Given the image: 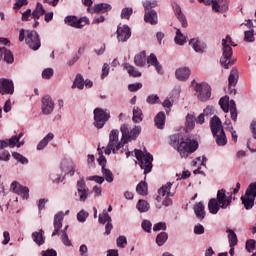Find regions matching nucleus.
Instances as JSON below:
<instances>
[{
	"instance_id": "864d4df0",
	"label": "nucleus",
	"mask_w": 256,
	"mask_h": 256,
	"mask_svg": "<svg viewBox=\"0 0 256 256\" xmlns=\"http://www.w3.org/2000/svg\"><path fill=\"white\" fill-rule=\"evenodd\" d=\"M116 244L120 249H125V247H127V237L119 236L116 240Z\"/></svg>"
},
{
	"instance_id": "f257e3e1",
	"label": "nucleus",
	"mask_w": 256,
	"mask_h": 256,
	"mask_svg": "<svg viewBox=\"0 0 256 256\" xmlns=\"http://www.w3.org/2000/svg\"><path fill=\"white\" fill-rule=\"evenodd\" d=\"M170 145L177 149L182 159H187L191 153H195L199 149V142L191 138H183L181 134H173L170 136Z\"/></svg>"
},
{
	"instance_id": "49530a36",
	"label": "nucleus",
	"mask_w": 256,
	"mask_h": 256,
	"mask_svg": "<svg viewBox=\"0 0 256 256\" xmlns=\"http://www.w3.org/2000/svg\"><path fill=\"white\" fill-rule=\"evenodd\" d=\"M136 207L140 213H147V211H149L150 206L147 201L139 200Z\"/></svg>"
},
{
	"instance_id": "393cba45",
	"label": "nucleus",
	"mask_w": 256,
	"mask_h": 256,
	"mask_svg": "<svg viewBox=\"0 0 256 256\" xmlns=\"http://www.w3.org/2000/svg\"><path fill=\"white\" fill-rule=\"evenodd\" d=\"M148 65H152V67H155L157 73L161 74L163 67L159 63V60H157V56L155 54H150L147 58Z\"/></svg>"
},
{
	"instance_id": "c756f323",
	"label": "nucleus",
	"mask_w": 256,
	"mask_h": 256,
	"mask_svg": "<svg viewBox=\"0 0 256 256\" xmlns=\"http://www.w3.org/2000/svg\"><path fill=\"white\" fill-rule=\"evenodd\" d=\"M208 209L212 215H217V213H219V209H221V206L215 198H212L208 202Z\"/></svg>"
},
{
	"instance_id": "e2e57ef3",
	"label": "nucleus",
	"mask_w": 256,
	"mask_h": 256,
	"mask_svg": "<svg viewBox=\"0 0 256 256\" xmlns=\"http://www.w3.org/2000/svg\"><path fill=\"white\" fill-rule=\"evenodd\" d=\"M61 175L65 174H63V172H61V174H57V172H52L50 174V179L51 181H53V183H61Z\"/></svg>"
},
{
	"instance_id": "412c9836",
	"label": "nucleus",
	"mask_w": 256,
	"mask_h": 256,
	"mask_svg": "<svg viewBox=\"0 0 256 256\" xmlns=\"http://www.w3.org/2000/svg\"><path fill=\"white\" fill-rule=\"evenodd\" d=\"M131 37V28L127 25H119L117 29V39L121 43H125V41L129 40Z\"/></svg>"
},
{
	"instance_id": "1a4fd4ad",
	"label": "nucleus",
	"mask_w": 256,
	"mask_h": 256,
	"mask_svg": "<svg viewBox=\"0 0 256 256\" xmlns=\"http://www.w3.org/2000/svg\"><path fill=\"white\" fill-rule=\"evenodd\" d=\"M219 105L224 113H229L230 111L232 121H237L238 112L235 100L229 101V96H224L219 100Z\"/></svg>"
},
{
	"instance_id": "20e7f679",
	"label": "nucleus",
	"mask_w": 256,
	"mask_h": 256,
	"mask_svg": "<svg viewBox=\"0 0 256 256\" xmlns=\"http://www.w3.org/2000/svg\"><path fill=\"white\" fill-rule=\"evenodd\" d=\"M19 41L20 43L25 41L26 45H28L29 49H32V51H39L41 48V38L39 37V33H37V31L27 30L25 38V29L22 28L19 31Z\"/></svg>"
},
{
	"instance_id": "4d7b16f0",
	"label": "nucleus",
	"mask_w": 256,
	"mask_h": 256,
	"mask_svg": "<svg viewBox=\"0 0 256 256\" xmlns=\"http://www.w3.org/2000/svg\"><path fill=\"white\" fill-rule=\"evenodd\" d=\"M146 102L149 105H156L159 103V96L157 94H151L147 97Z\"/></svg>"
},
{
	"instance_id": "39448f33",
	"label": "nucleus",
	"mask_w": 256,
	"mask_h": 256,
	"mask_svg": "<svg viewBox=\"0 0 256 256\" xmlns=\"http://www.w3.org/2000/svg\"><path fill=\"white\" fill-rule=\"evenodd\" d=\"M125 142H123V137H121V140H119V130H112L109 134V143L107 147L100 148L102 151L104 149L105 155H111L112 153H117L119 149L122 147H125Z\"/></svg>"
},
{
	"instance_id": "c03bdc74",
	"label": "nucleus",
	"mask_w": 256,
	"mask_h": 256,
	"mask_svg": "<svg viewBox=\"0 0 256 256\" xmlns=\"http://www.w3.org/2000/svg\"><path fill=\"white\" fill-rule=\"evenodd\" d=\"M132 119L134 123H141L143 121V111L139 107L133 109Z\"/></svg>"
},
{
	"instance_id": "f3484780",
	"label": "nucleus",
	"mask_w": 256,
	"mask_h": 256,
	"mask_svg": "<svg viewBox=\"0 0 256 256\" xmlns=\"http://www.w3.org/2000/svg\"><path fill=\"white\" fill-rule=\"evenodd\" d=\"M15 92V85L12 80L7 78L0 79V95H13Z\"/></svg>"
},
{
	"instance_id": "de8ad7c7",
	"label": "nucleus",
	"mask_w": 256,
	"mask_h": 256,
	"mask_svg": "<svg viewBox=\"0 0 256 256\" xmlns=\"http://www.w3.org/2000/svg\"><path fill=\"white\" fill-rule=\"evenodd\" d=\"M244 41H246L247 43H253V41H255V30L254 29L247 30L244 32Z\"/></svg>"
},
{
	"instance_id": "6e6d98bb",
	"label": "nucleus",
	"mask_w": 256,
	"mask_h": 256,
	"mask_svg": "<svg viewBox=\"0 0 256 256\" xmlns=\"http://www.w3.org/2000/svg\"><path fill=\"white\" fill-rule=\"evenodd\" d=\"M62 243L63 245H65L66 247H71L73 244L71 243V240L69 239V235H67V232H65V230H62Z\"/></svg>"
},
{
	"instance_id": "58836bf2",
	"label": "nucleus",
	"mask_w": 256,
	"mask_h": 256,
	"mask_svg": "<svg viewBox=\"0 0 256 256\" xmlns=\"http://www.w3.org/2000/svg\"><path fill=\"white\" fill-rule=\"evenodd\" d=\"M228 242H229V247H236L237 243H239V240L237 239V234L235 231L228 229Z\"/></svg>"
},
{
	"instance_id": "a19ab883",
	"label": "nucleus",
	"mask_w": 256,
	"mask_h": 256,
	"mask_svg": "<svg viewBox=\"0 0 256 256\" xmlns=\"http://www.w3.org/2000/svg\"><path fill=\"white\" fill-rule=\"evenodd\" d=\"M176 45H185L187 43V37L183 35L181 29H176V36L174 38Z\"/></svg>"
},
{
	"instance_id": "a211bd4d",
	"label": "nucleus",
	"mask_w": 256,
	"mask_h": 256,
	"mask_svg": "<svg viewBox=\"0 0 256 256\" xmlns=\"http://www.w3.org/2000/svg\"><path fill=\"white\" fill-rule=\"evenodd\" d=\"M60 171H62V175H69L73 177L75 175V171H77V166L71 160H63L60 163Z\"/></svg>"
},
{
	"instance_id": "4468645a",
	"label": "nucleus",
	"mask_w": 256,
	"mask_h": 256,
	"mask_svg": "<svg viewBox=\"0 0 256 256\" xmlns=\"http://www.w3.org/2000/svg\"><path fill=\"white\" fill-rule=\"evenodd\" d=\"M77 193L79 201H81V203H85L87 199H89V195H91V190H89V187H87L85 179H81L77 182Z\"/></svg>"
},
{
	"instance_id": "bb28decb",
	"label": "nucleus",
	"mask_w": 256,
	"mask_h": 256,
	"mask_svg": "<svg viewBox=\"0 0 256 256\" xmlns=\"http://www.w3.org/2000/svg\"><path fill=\"white\" fill-rule=\"evenodd\" d=\"M165 120V112H159L154 118L155 127L157 129H165Z\"/></svg>"
},
{
	"instance_id": "7ed1b4c3",
	"label": "nucleus",
	"mask_w": 256,
	"mask_h": 256,
	"mask_svg": "<svg viewBox=\"0 0 256 256\" xmlns=\"http://www.w3.org/2000/svg\"><path fill=\"white\" fill-rule=\"evenodd\" d=\"M210 129L213 137L216 139V145L219 147H225V145H227V135H225V130H223V124L219 117L214 116L211 119Z\"/></svg>"
},
{
	"instance_id": "c85d7f7f",
	"label": "nucleus",
	"mask_w": 256,
	"mask_h": 256,
	"mask_svg": "<svg viewBox=\"0 0 256 256\" xmlns=\"http://www.w3.org/2000/svg\"><path fill=\"white\" fill-rule=\"evenodd\" d=\"M134 63L137 67H145L147 63V54L145 51L140 52L134 57Z\"/></svg>"
},
{
	"instance_id": "2eb2a0df",
	"label": "nucleus",
	"mask_w": 256,
	"mask_h": 256,
	"mask_svg": "<svg viewBox=\"0 0 256 256\" xmlns=\"http://www.w3.org/2000/svg\"><path fill=\"white\" fill-rule=\"evenodd\" d=\"M216 200L218 201L221 209H227L233 201V194L227 196V191H225V189L218 190Z\"/></svg>"
},
{
	"instance_id": "0e129e2a",
	"label": "nucleus",
	"mask_w": 256,
	"mask_h": 256,
	"mask_svg": "<svg viewBox=\"0 0 256 256\" xmlns=\"http://www.w3.org/2000/svg\"><path fill=\"white\" fill-rule=\"evenodd\" d=\"M55 72L53 71L52 68H46L43 70L42 72V78L43 79H51L52 75L54 74Z\"/></svg>"
},
{
	"instance_id": "6ab92c4d",
	"label": "nucleus",
	"mask_w": 256,
	"mask_h": 256,
	"mask_svg": "<svg viewBox=\"0 0 256 256\" xmlns=\"http://www.w3.org/2000/svg\"><path fill=\"white\" fill-rule=\"evenodd\" d=\"M55 109V102L51 96L46 95L42 98V113L44 115H51Z\"/></svg>"
},
{
	"instance_id": "338daca9",
	"label": "nucleus",
	"mask_w": 256,
	"mask_h": 256,
	"mask_svg": "<svg viewBox=\"0 0 256 256\" xmlns=\"http://www.w3.org/2000/svg\"><path fill=\"white\" fill-rule=\"evenodd\" d=\"M256 241L253 239L247 240L246 242V250L251 253L253 250H255Z\"/></svg>"
},
{
	"instance_id": "774afa93",
	"label": "nucleus",
	"mask_w": 256,
	"mask_h": 256,
	"mask_svg": "<svg viewBox=\"0 0 256 256\" xmlns=\"http://www.w3.org/2000/svg\"><path fill=\"white\" fill-rule=\"evenodd\" d=\"M30 19H33V13L31 12V9H27L22 13V21H29Z\"/></svg>"
},
{
	"instance_id": "c9c22d12",
	"label": "nucleus",
	"mask_w": 256,
	"mask_h": 256,
	"mask_svg": "<svg viewBox=\"0 0 256 256\" xmlns=\"http://www.w3.org/2000/svg\"><path fill=\"white\" fill-rule=\"evenodd\" d=\"M237 79H239V72L237 71V68H233L230 72L229 78H228V83H229V88L235 87L237 85Z\"/></svg>"
},
{
	"instance_id": "e433bc0d",
	"label": "nucleus",
	"mask_w": 256,
	"mask_h": 256,
	"mask_svg": "<svg viewBox=\"0 0 256 256\" xmlns=\"http://www.w3.org/2000/svg\"><path fill=\"white\" fill-rule=\"evenodd\" d=\"M195 114H188L186 116L185 131L189 132L195 129Z\"/></svg>"
},
{
	"instance_id": "0eeeda50",
	"label": "nucleus",
	"mask_w": 256,
	"mask_h": 256,
	"mask_svg": "<svg viewBox=\"0 0 256 256\" xmlns=\"http://www.w3.org/2000/svg\"><path fill=\"white\" fill-rule=\"evenodd\" d=\"M120 132L122 134L123 143H130L135 141L139 135H141V126H134L130 128L129 125L123 124L120 127Z\"/></svg>"
},
{
	"instance_id": "ddd939ff",
	"label": "nucleus",
	"mask_w": 256,
	"mask_h": 256,
	"mask_svg": "<svg viewBox=\"0 0 256 256\" xmlns=\"http://www.w3.org/2000/svg\"><path fill=\"white\" fill-rule=\"evenodd\" d=\"M171 187H173V183L167 182L158 190V193L161 197H165V195H167L166 199L162 202V205H164V207H169L173 205V200L169 198L173 197V193H171Z\"/></svg>"
},
{
	"instance_id": "8fccbe9b",
	"label": "nucleus",
	"mask_w": 256,
	"mask_h": 256,
	"mask_svg": "<svg viewBox=\"0 0 256 256\" xmlns=\"http://www.w3.org/2000/svg\"><path fill=\"white\" fill-rule=\"evenodd\" d=\"M136 193H138V195H147V183L146 182H140L137 186H136Z\"/></svg>"
},
{
	"instance_id": "b1692460",
	"label": "nucleus",
	"mask_w": 256,
	"mask_h": 256,
	"mask_svg": "<svg viewBox=\"0 0 256 256\" xmlns=\"http://www.w3.org/2000/svg\"><path fill=\"white\" fill-rule=\"evenodd\" d=\"M194 213L199 221H203V219H205V205L203 202H198L194 205Z\"/></svg>"
},
{
	"instance_id": "5701e85b",
	"label": "nucleus",
	"mask_w": 256,
	"mask_h": 256,
	"mask_svg": "<svg viewBox=\"0 0 256 256\" xmlns=\"http://www.w3.org/2000/svg\"><path fill=\"white\" fill-rule=\"evenodd\" d=\"M63 212H59L54 216V231L52 232V237H55V235H59V231L61 230V227H63Z\"/></svg>"
},
{
	"instance_id": "9b49d317",
	"label": "nucleus",
	"mask_w": 256,
	"mask_h": 256,
	"mask_svg": "<svg viewBox=\"0 0 256 256\" xmlns=\"http://www.w3.org/2000/svg\"><path fill=\"white\" fill-rule=\"evenodd\" d=\"M196 97L199 101L205 103L211 99V86L207 83H198L195 85Z\"/></svg>"
},
{
	"instance_id": "7c9ffc66",
	"label": "nucleus",
	"mask_w": 256,
	"mask_h": 256,
	"mask_svg": "<svg viewBox=\"0 0 256 256\" xmlns=\"http://www.w3.org/2000/svg\"><path fill=\"white\" fill-rule=\"evenodd\" d=\"M241 201L245 207V209H253V206L255 205V197L248 196L246 193L244 196L241 197Z\"/></svg>"
},
{
	"instance_id": "473e14b6",
	"label": "nucleus",
	"mask_w": 256,
	"mask_h": 256,
	"mask_svg": "<svg viewBox=\"0 0 256 256\" xmlns=\"http://www.w3.org/2000/svg\"><path fill=\"white\" fill-rule=\"evenodd\" d=\"M19 143V138L11 137L10 139L0 140V150L6 147H15Z\"/></svg>"
},
{
	"instance_id": "423d86ee",
	"label": "nucleus",
	"mask_w": 256,
	"mask_h": 256,
	"mask_svg": "<svg viewBox=\"0 0 256 256\" xmlns=\"http://www.w3.org/2000/svg\"><path fill=\"white\" fill-rule=\"evenodd\" d=\"M134 153L137 161L140 163L141 169H144V175L151 173L153 169V155L149 152L143 153V151L137 149L134 150Z\"/></svg>"
},
{
	"instance_id": "f704fd0d",
	"label": "nucleus",
	"mask_w": 256,
	"mask_h": 256,
	"mask_svg": "<svg viewBox=\"0 0 256 256\" xmlns=\"http://www.w3.org/2000/svg\"><path fill=\"white\" fill-rule=\"evenodd\" d=\"M174 13L177 17V19L180 21L182 27L185 29L187 28V18H185V15L183 14V12L181 11V7L176 6L174 8Z\"/></svg>"
},
{
	"instance_id": "cd10ccee",
	"label": "nucleus",
	"mask_w": 256,
	"mask_h": 256,
	"mask_svg": "<svg viewBox=\"0 0 256 256\" xmlns=\"http://www.w3.org/2000/svg\"><path fill=\"white\" fill-rule=\"evenodd\" d=\"M55 135L53 133H48L37 145V151H43L49 145L50 141H53Z\"/></svg>"
},
{
	"instance_id": "f8f14e48",
	"label": "nucleus",
	"mask_w": 256,
	"mask_h": 256,
	"mask_svg": "<svg viewBox=\"0 0 256 256\" xmlns=\"http://www.w3.org/2000/svg\"><path fill=\"white\" fill-rule=\"evenodd\" d=\"M98 163L102 167V175L107 181V183H113L114 177H113V172L111 170L105 168V165L107 164V159H105V156H103V151L101 149V146H98Z\"/></svg>"
},
{
	"instance_id": "2f4dec72",
	"label": "nucleus",
	"mask_w": 256,
	"mask_h": 256,
	"mask_svg": "<svg viewBox=\"0 0 256 256\" xmlns=\"http://www.w3.org/2000/svg\"><path fill=\"white\" fill-rule=\"evenodd\" d=\"M189 44L196 51V53H205L206 46L201 44V42L195 38L191 39Z\"/></svg>"
},
{
	"instance_id": "dca6fc26",
	"label": "nucleus",
	"mask_w": 256,
	"mask_h": 256,
	"mask_svg": "<svg viewBox=\"0 0 256 256\" xmlns=\"http://www.w3.org/2000/svg\"><path fill=\"white\" fill-rule=\"evenodd\" d=\"M64 21L66 25H70V27H75L76 29H81L85 25H89V18L87 17L77 19L75 16H67Z\"/></svg>"
},
{
	"instance_id": "680f3d73",
	"label": "nucleus",
	"mask_w": 256,
	"mask_h": 256,
	"mask_svg": "<svg viewBox=\"0 0 256 256\" xmlns=\"http://www.w3.org/2000/svg\"><path fill=\"white\" fill-rule=\"evenodd\" d=\"M143 87V84L141 82L133 83L128 85V90L131 91V93H135V91H139Z\"/></svg>"
},
{
	"instance_id": "09e8293b",
	"label": "nucleus",
	"mask_w": 256,
	"mask_h": 256,
	"mask_svg": "<svg viewBox=\"0 0 256 256\" xmlns=\"http://www.w3.org/2000/svg\"><path fill=\"white\" fill-rule=\"evenodd\" d=\"M98 221L102 225H105V223L111 222V216L109 215V213H107V210H103L102 214L99 215Z\"/></svg>"
},
{
	"instance_id": "9d476101",
	"label": "nucleus",
	"mask_w": 256,
	"mask_h": 256,
	"mask_svg": "<svg viewBox=\"0 0 256 256\" xmlns=\"http://www.w3.org/2000/svg\"><path fill=\"white\" fill-rule=\"evenodd\" d=\"M111 119V113L109 110H104L102 108H96L94 110V127L96 129H103L105 123Z\"/></svg>"
},
{
	"instance_id": "bf43d9fd",
	"label": "nucleus",
	"mask_w": 256,
	"mask_h": 256,
	"mask_svg": "<svg viewBox=\"0 0 256 256\" xmlns=\"http://www.w3.org/2000/svg\"><path fill=\"white\" fill-rule=\"evenodd\" d=\"M141 227L146 233H151V227H153V224L149 220H143Z\"/></svg>"
},
{
	"instance_id": "5fc2aeb1",
	"label": "nucleus",
	"mask_w": 256,
	"mask_h": 256,
	"mask_svg": "<svg viewBox=\"0 0 256 256\" xmlns=\"http://www.w3.org/2000/svg\"><path fill=\"white\" fill-rule=\"evenodd\" d=\"M133 15V8L126 7L121 12V18L122 19H129Z\"/></svg>"
},
{
	"instance_id": "a18cd8bd",
	"label": "nucleus",
	"mask_w": 256,
	"mask_h": 256,
	"mask_svg": "<svg viewBox=\"0 0 256 256\" xmlns=\"http://www.w3.org/2000/svg\"><path fill=\"white\" fill-rule=\"evenodd\" d=\"M167 239H169V235H167V232H161L156 237V243L159 245V247H162V245H165L167 243Z\"/></svg>"
},
{
	"instance_id": "37998d69",
	"label": "nucleus",
	"mask_w": 256,
	"mask_h": 256,
	"mask_svg": "<svg viewBox=\"0 0 256 256\" xmlns=\"http://www.w3.org/2000/svg\"><path fill=\"white\" fill-rule=\"evenodd\" d=\"M83 89L85 87V80L83 79V76L81 74H77L74 83L72 85V89Z\"/></svg>"
},
{
	"instance_id": "72a5a7b5",
	"label": "nucleus",
	"mask_w": 256,
	"mask_h": 256,
	"mask_svg": "<svg viewBox=\"0 0 256 256\" xmlns=\"http://www.w3.org/2000/svg\"><path fill=\"white\" fill-rule=\"evenodd\" d=\"M42 15H45V8H43V4L37 3L36 8L32 12V18L34 21H38Z\"/></svg>"
},
{
	"instance_id": "f03ea898",
	"label": "nucleus",
	"mask_w": 256,
	"mask_h": 256,
	"mask_svg": "<svg viewBox=\"0 0 256 256\" xmlns=\"http://www.w3.org/2000/svg\"><path fill=\"white\" fill-rule=\"evenodd\" d=\"M231 45L235 46L231 36H226L222 39L223 48L222 57L220 58V65L224 69H229V65H235V62L237 61L235 58H233V48H231Z\"/></svg>"
},
{
	"instance_id": "4be33fe9",
	"label": "nucleus",
	"mask_w": 256,
	"mask_h": 256,
	"mask_svg": "<svg viewBox=\"0 0 256 256\" xmlns=\"http://www.w3.org/2000/svg\"><path fill=\"white\" fill-rule=\"evenodd\" d=\"M226 0H199V3H204V5H212L213 11L219 13L223 9H227V6H223Z\"/></svg>"
},
{
	"instance_id": "4c0bfd02",
	"label": "nucleus",
	"mask_w": 256,
	"mask_h": 256,
	"mask_svg": "<svg viewBox=\"0 0 256 256\" xmlns=\"http://www.w3.org/2000/svg\"><path fill=\"white\" fill-rule=\"evenodd\" d=\"M107 11H111V5L100 3L92 9V13H107Z\"/></svg>"
},
{
	"instance_id": "aec40b11",
	"label": "nucleus",
	"mask_w": 256,
	"mask_h": 256,
	"mask_svg": "<svg viewBox=\"0 0 256 256\" xmlns=\"http://www.w3.org/2000/svg\"><path fill=\"white\" fill-rule=\"evenodd\" d=\"M10 191L16 193V195H21L23 199H29V188L25 187L18 182H13L10 186Z\"/></svg>"
},
{
	"instance_id": "6e6552de",
	"label": "nucleus",
	"mask_w": 256,
	"mask_h": 256,
	"mask_svg": "<svg viewBox=\"0 0 256 256\" xmlns=\"http://www.w3.org/2000/svg\"><path fill=\"white\" fill-rule=\"evenodd\" d=\"M145 9L144 21L150 23V25H157V12L152 10L153 7H157V1L146 0L143 2Z\"/></svg>"
},
{
	"instance_id": "69168bd1",
	"label": "nucleus",
	"mask_w": 256,
	"mask_h": 256,
	"mask_svg": "<svg viewBox=\"0 0 256 256\" xmlns=\"http://www.w3.org/2000/svg\"><path fill=\"white\" fill-rule=\"evenodd\" d=\"M4 61H6V63H13V61H15L11 50H6V53L4 54Z\"/></svg>"
},
{
	"instance_id": "603ef678",
	"label": "nucleus",
	"mask_w": 256,
	"mask_h": 256,
	"mask_svg": "<svg viewBox=\"0 0 256 256\" xmlns=\"http://www.w3.org/2000/svg\"><path fill=\"white\" fill-rule=\"evenodd\" d=\"M246 195L248 197H256V182L251 183L246 190Z\"/></svg>"
},
{
	"instance_id": "ea45409f",
	"label": "nucleus",
	"mask_w": 256,
	"mask_h": 256,
	"mask_svg": "<svg viewBox=\"0 0 256 256\" xmlns=\"http://www.w3.org/2000/svg\"><path fill=\"white\" fill-rule=\"evenodd\" d=\"M124 69L128 71V74L130 75V77H141V72L135 69V67L129 63L124 64Z\"/></svg>"
},
{
	"instance_id": "79ce46f5",
	"label": "nucleus",
	"mask_w": 256,
	"mask_h": 256,
	"mask_svg": "<svg viewBox=\"0 0 256 256\" xmlns=\"http://www.w3.org/2000/svg\"><path fill=\"white\" fill-rule=\"evenodd\" d=\"M32 239L37 245H43L45 243V237H43V230H40L39 232H34L32 234Z\"/></svg>"
},
{
	"instance_id": "a878e982",
	"label": "nucleus",
	"mask_w": 256,
	"mask_h": 256,
	"mask_svg": "<svg viewBox=\"0 0 256 256\" xmlns=\"http://www.w3.org/2000/svg\"><path fill=\"white\" fill-rule=\"evenodd\" d=\"M175 75L179 81H187L189 75H191V70L189 68H179L176 70Z\"/></svg>"
},
{
	"instance_id": "13d9d810",
	"label": "nucleus",
	"mask_w": 256,
	"mask_h": 256,
	"mask_svg": "<svg viewBox=\"0 0 256 256\" xmlns=\"http://www.w3.org/2000/svg\"><path fill=\"white\" fill-rule=\"evenodd\" d=\"M87 217H89V213L85 210H81L77 214V219L80 223H85V221H87Z\"/></svg>"
},
{
	"instance_id": "052dcab7",
	"label": "nucleus",
	"mask_w": 256,
	"mask_h": 256,
	"mask_svg": "<svg viewBox=\"0 0 256 256\" xmlns=\"http://www.w3.org/2000/svg\"><path fill=\"white\" fill-rule=\"evenodd\" d=\"M167 230V224L165 222H159L154 224L153 231H166Z\"/></svg>"
},
{
	"instance_id": "3c124183",
	"label": "nucleus",
	"mask_w": 256,
	"mask_h": 256,
	"mask_svg": "<svg viewBox=\"0 0 256 256\" xmlns=\"http://www.w3.org/2000/svg\"><path fill=\"white\" fill-rule=\"evenodd\" d=\"M12 157H14L18 163H22V165H27V163H29V160H27V158H25L23 155L19 154V152H13Z\"/></svg>"
}]
</instances>
